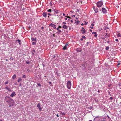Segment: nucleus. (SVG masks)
<instances>
[{
	"label": "nucleus",
	"instance_id": "1",
	"mask_svg": "<svg viewBox=\"0 0 121 121\" xmlns=\"http://www.w3.org/2000/svg\"><path fill=\"white\" fill-rule=\"evenodd\" d=\"M5 99L9 104H11L13 103L14 101L9 97H5Z\"/></svg>",
	"mask_w": 121,
	"mask_h": 121
},
{
	"label": "nucleus",
	"instance_id": "2",
	"mask_svg": "<svg viewBox=\"0 0 121 121\" xmlns=\"http://www.w3.org/2000/svg\"><path fill=\"white\" fill-rule=\"evenodd\" d=\"M71 86V82L70 81H68L67 83V88L69 89H70Z\"/></svg>",
	"mask_w": 121,
	"mask_h": 121
},
{
	"label": "nucleus",
	"instance_id": "3",
	"mask_svg": "<svg viewBox=\"0 0 121 121\" xmlns=\"http://www.w3.org/2000/svg\"><path fill=\"white\" fill-rule=\"evenodd\" d=\"M103 4V2L100 1L97 2L96 4L97 6L99 7H101Z\"/></svg>",
	"mask_w": 121,
	"mask_h": 121
},
{
	"label": "nucleus",
	"instance_id": "4",
	"mask_svg": "<svg viewBox=\"0 0 121 121\" xmlns=\"http://www.w3.org/2000/svg\"><path fill=\"white\" fill-rule=\"evenodd\" d=\"M102 12L104 13H107V10H106L105 9L103 8L102 9Z\"/></svg>",
	"mask_w": 121,
	"mask_h": 121
},
{
	"label": "nucleus",
	"instance_id": "5",
	"mask_svg": "<svg viewBox=\"0 0 121 121\" xmlns=\"http://www.w3.org/2000/svg\"><path fill=\"white\" fill-rule=\"evenodd\" d=\"M49 26L52 27H53L54 29H56V25H55L54 24L52 23L50 24L49 25Z\"/></svg>",
	"mask_w": 121,
	"mask_h": 121
},
{
	"label": "nucleus",
	"instance_id": "6",
	"mask_svg": "<svg viewBox=\"0 0 121 121\" xmlns=\"http://www.w3.org/2000/svg\"><path fill=\"white\" fill-rule=\"evenodd\" d=\"M16 95L15 92H13L12 93L11 95L10 96L11 97H13L15 96Z\"/></svg>",
	"mask_w": 121,
	"mask_h": 121
},
{
	"label": "nucleus",
	"instance_id": "7",
	"mask_svg": "<svg viewBox=\"0 0 121 121\" xmlns=\"http://www.w3.org/2000/svg\"><path fill=\"white\" fill-rule=\"evenodd\" d=\"M82 50L80 48H78L76 49V51L78 52H81L82 51Z\"/></svg>",
	"mask_w": 121,
	"mask_h": 121
},
{
	"label": "nucleus",
	"instance_id": "8",
	"mask_svg": "<svg viewBox=\"0 0 121 121\" xmlns=\"http://www.w3.org/2000/svg\"><path fill=\"white\" fill-rule=\"evenodd\" d=\"M93 9H94V10L95 12V13H97L98 12V9L97 8H95L94 6L93 7Z\"/></svg>",
	"mask_w": 121,
	"mask_h": 121
},
{
	"label": "nucleus",
	"instance_id": "9",
	"mask_svg": "<svg viewBox=\"0 0 121 121\" xmlns=\"http://www.w3.org/2000/svg\"><path fill=\"white\" fill-rule=\"evenodd\" d=\"M43 17H46L47 16V13L46 12H44L43 14Z\"/></svg>",
	"mask_w": 121,
	"mask_h": 121
},
{
	"label": "nucleus",
	"instance_id": "10",
	"mask_svg": "<svg viewBox=\"0 0 121 121\" xmlns=\"http://www.w3.org/2000/svg\"><path fill=\"white\" fill-rule=\"evenodd\" d=\"M62 27L64 29H67L68 28V26L66 25H64L62 26Z\"/></svg>",
	"mask_w": 121,
	"mask_h": 121
},
{
	"label": "nucleus",
	"instance_id": "11",
	"mask_svg": "<svg viewBox=\"0 0 121 121\" xmlns=\"http://www.w3.org/2000/svg\"><path fill=\"white\" fill-rule=\"evenodd\" d=\"M31 40L32 41H36V38H31Z\"/></svg>",
	"mask_w": 121,
	"mask_h": 121
},
{
	"label": "nucleus",
	"instance_id": "12",
	"mask_svg": "<svg viewBox=\"0 0 121 121\" xmlns=\"http://www.w3.org/2000/svg\"><path fill=\"white\" fill-rule=\"evenodd\" d=\"M68 45L67 44H66L65 45L63 48V50H66L67 49V46Z\"/></svg>",
	"mask_w": 121,
	"mask_h": 121
},
{
	"label": "nucleus",
	"instance_id": "13",
	"mask_svg": "<svg viewBox=\"0 0 121 121\" xmlns=\"http://www.w3.org/2000/svg\"><path fill=\"white\" fill-rule=\"evenodd\" d=\"M81 31L82 32V33L84 34L86 32V30L85 29L83 30H81Z\"/></svg>",
	"mask_w": 121,
	"mask_h": 121
},
{
	"label": "nucleus",
	"instance_id": "14",
	"mask_svg": "<svg viewBox=\"0 0 121 121\" xmlns=\"http://www.w3.org/2000/svg\"><path fill=\"white\" fill-rule=\"evenodd\" d=\"M6 89L9 91H12L11 90L10 88H9L8 87H6Z\"/></svg>",
	"mask_w": 121,
	"mask_h": 121
},
{
	"label": "nucleus",
	"instance_id": "15",
	"mask_svg": "<svg viewBox=\"0 0 121 121\" xmlns=\"http://www.w3.org/2000/svg\"><path fill=\"white\" fill-rule=\"evenodd\" d=\"M16 78V75L15 74L12 77V78L13 79H14Z\"/></svg>",
	"mask_w": 121,
	"mask_h": 121
},
{
	"label": "nucleus",
	"instance_id": "16",
	"mask_svg": "<svg viewBox=\"0 0 121 121\" xmlns=\"http://www.w3.org/2000/svg\"><path fill=\"white\" fill-rule=\"evenodd\" d=\"M22 80V79L21 78H20L19 79H18L17 80V82H19Z\"/></svg>",
	"mask_w": 121,
	"mask_h": 121
},
{
	"label": "nucleus",
	"instance_id": "17",
	"mask_svg": "<svg viewBox=\"0 0 121 121\" xmlns=\"http://www.w3.org/2000/svg\"><path fill=\"white\" fill-rule=\"evenodd\" d=\"M37 106V107H38V108H40V104L39 103L38 104Z\"/></svg>",
	"mask_w": 121,
	"mask_h": 121
},
{
	"label": "nucleus",
	"instance_id": "18",
	"mask_svg": "<svg viewBox=\"0 0 121 121\" xmlns=\"http://www.w3.org/2000/svg\"><path fill=\"white\" fill-rule=\"evenodd\" d=\"M17 41L19 43V44L20 45H21V40L19 39H18L17 40Z\"/></svg>",
	"mask_w": 121,
	"mask_h": 121
},
{
	"label": "nucleus",
	"instance_id": "19",
	"mask_svg": "<svg viewBox=\"0 0 121 121\" xmlns=\"http://www.w3.org/2000/svg\"><path fill=\"white\" fill-rule=\"evenodd\" d=\"M54 12L56 13H58V10L56 9H55L54 10Z\"/></svg>",
	"mask_w": 121,
	"mask_h": 121
},
{
	"label": "nucleus",
	"instance_id": "20",
	"mask_svg": "<svg viewBox=\"0 0 121 121\" xmlns=\"http://www.w3.org/2000/svg\"><path fill=\"white\" fill-rule=\"evenodd\" d=\"M121 36V34H120V33L118 34L117 35V36L118 37H120V36Z\"/></svg>",
	"mask_w": 121,
	"mask_h": 121
},
{
	"label": "nucleus",
	"instance_id": "21",
	"mask_svg": "<svg viewBox=\"0 0 121 121\" xmlns=\"http://www.w3.org/2000/svg\"><path fill=\"white\" fill-rule=\"evenodd\" d=\"M32 44L33 45H36V43L35 42H32Z\"/></svg>",
	"mask_w": 121,
	"mask_h": 121
},
{
	"label": "nucleus",
	"instance_id": "22",
	"mask_svg": "<svg viewBox=\"0 0 121 121\" xmlns=\"http://www.w3.org/2000/svg\"><path fill=\"white\" fill-rule=\"evenodd\" d=\"M22 77L23 78H26V76L25 75H23L22 76Z\"/></svg>",
	"mask_w": 121,
	"mask_h": 121
},
{
	"label": "nucleus",
	"instance_id": "23",
	"mask_svg": "<svg viewBox=\"0 0 121 121\" xmlns=\"http://www.w3.org/2000/svg\"><path fill=\"white\" fill-rule=\"evenodd\" d=\"M109 47H108L107 46V47H106L105 49L106 50H108L109 49Z\"/></svg>",
	"mask_w": 121,
	"mask_h": 121
},
{
	"label": "nucleus",
	"instance_id": "24",
	"mask_svg": "<svg viewBox=\"0 0 121 121\" xmlns=\"http://www.w3.org/2000/svg\"><path fill=\"white\" fill-rule=\"evenodd\" d=\"M48 11L49 12H51L52 11V9H49L48 10Z\"/></svg>",
	"mask_w": 121,
	"mask_h": 121
},
{
	"label": "nucleus",
	"instance_id": "25",
	"mask_svg": "<svg viewBox=\"0 0 121 121\" xmlns=\"http://www.w3.org/2000/svg\"><path fill=\"white\" fill-rule=\"evenodd\" d=\"M26 63L27 64H29L30 63V62L28 61H26Z\"/></svg>",
	"mask_w": 121,
	"mask_h": 121
},
{
	"label": "nucleus",
	"instance_id": "26",
	"mask_svg": "<svg viewBox=\"0 0 121 121\" xmlns=\"http://www.w3.org/2000/svg\"><path fill=\"white\" fill-rule=\"evenodd\" d=\"M9 83V82L8 81H7L6 82H5V84H8Z\"/></svg>",
	"mask_w": 121,
	"mask_h": 121
},
{
	"label": "nucleus",
	"instance_id": "27",
	"mask_svg": "<svg viewBox=\"0 0 121 121\" xmlns=\"http://www.w3.org/2000/svg\"><path fill=\"white\" fill-rule=\"evenodd\" d=\"M75 21L77 22H78V18H76V20H75Z\"/></svg>",
	"mask_w": 121,
	"mask_h": 121
},
{
	"label": "nucleus",
	"instance_id": "28",
	"mask_svg": "<svg viewBox=\"0 0 121 121\" xmlns=\"http://www.w3.org/2000/svg\"><path fill=\"white\" fill-rule=\"evenodd\" d=\"M37 85L39 86H41V84L40 83L38 84Z\"/></svg>",
	"mask_w": 121,
	"mask_h": 121
},
{
	"label": "nucleus",
	"instance_id": "29",
	"mask_svg": "<svg viewBox=\"0 0 121 121\" xmlns=\"http://www.w3.org/2000/svg\"><path fill=\"white\" fill-rule=\"evenodd\" d=\"M61 113L62 115H64L65 114V113L64 112H61Z\"/></svg>",
	"mask_w": 121,
	"mask_h": 121
},
{
	"label": "nucleus",
	"instance_id": "30",
	"mask_svg": "<svg viewBox=\"0 0 121 121\" xmlns=\"http://www.w3.org/2000/svg\"><path fill=\"white\" fill-rule=\"evenodd\" d=\"M39 110L40 111H41L42 110V108L41 107L39 108Z\"/></svg>",
	"mask_w": 121,
	"mask_h": 121
},
{
	"label": "nucleus",
	"instance_id": "31",
	"mask_svg": "<svg viewBox=\"0 0 121 121\" xmlns=\"http://www.w3.org/2000/svg\"><path fill=\"white\" fill-rule=\"evenodd\" d=\"M96 33L95 32H93L92 33V34H96Z\"/></svg>",
	"mask_w": 121,
	"mask_h": 121
},
{
	"label": "nucleus",
	"instance_id": "32",
	"mask_svg": "<svg viewBox=\"0 0 121 121\" xmlns=\"http://www.w3.org/2000/svg\"><path fill=\"white\" fill-rule=\"evenodd\" d=\"M86 37L84 36H82V39H85Z\"/></svg>",
	"mask_w": 121,
	"mask_h": 121
},
{
	"label": "nucleus",
	"instance_id": "33",
	"mask_svg": "<svg viewBox=\"0 0 121 121\" xmlns=\"http://www.w3.org/2000/svg\"><path fill=\"white\" fill-rule=\"evenodd\" d=\"M94 36L95 37H96L97 36V35L96 34H95Z\"/></svg>",
	"mask_w": 121,
	"mask_h": 121
},
{
	"label": "nucleus",
	"instance_id": "34",
	"mask_svg": "<svg viewBox=\"0 0 121 121\" xmlns=\"http://www.w3.org/2000/svg\"><path fill=\"white\" fill-rule=\"evenodd\" d=\"M72 27H69V30H71V29Z\"/></svg>",
	"mask_w": 121,
	"mask_h": 121
},
{
	"label": "nucleus",
	"instance_id": "35",
	"mask_svg": "<svg viewBox=\"0 0 121 121\" xmlns=\"http://www.w3.org/2000/svg\"><path fill=\"white\" fill-rule=\"evenodd\" d=\"M115 41H118V39H115Z\"/></svg>",
	"mask_w": 121,
	"mask_h": 121
},
{
	"label": "nucleus",
	"instance_id": "36",
	"mask_svg": "<svg viewBox=\"0 0 121 121\" xmlns=\"http://www.w3.org/2000/svg\"><path fill=\"white\" fill-rule=\"evenodd\" d=\"M94 24H93V23H92V24H91V26H94Z\"/></svg>",
	"mask_w": 121,
	"mask_h": 121
},
{
	"label": "nucleus",
	"instance_id": "37",
	"mask_svg": "<svg viewBox=\"0 0 121 121\" xmlns=\"http://www.w3.org/2000/svg\"><path fill=\"white\" fill-rule=\"evenodd\" d=\"M82 30H85V29H84V27H82Z\"/></svg>",
	"mask_w": 121,
	"mask_h": 121
},
{
	"label": "nucleus",
	"instance_id": "38",
	"mask_svg": "<svg viewBox=\"0 0 121 121\" xmlns=\"http://www.w3.org/2000/svg\"><path fill=\"white\" fill-rule=\"evenodd\" d=\"M110 99H111L112 100L113 99L112 97H110Z\"/></svg>",
	"mask_w": 121,
	"mask_h": 121
},
{
	"label": "nucleus",
	"instance_id": "39",
	"mask_svg": "<svg viewBox=\"0 0 121 121\" xmlns=\"http://www.w3.org/2000/svg\"><path fill=\"white\" fill-rule=\"evenodd\" d=\"M48 15H49V16H50V15H51L50 14V13H48Z\"/></svg>",
	"mask_w": 121,
	"mask_h": 121
},
{
	"label": "nucleus",
	"instance_id": "40",
	"mask_svg": "<svg viewBox=\"0 0 121 121\" xmlns=\"http://www.w3.org/2000/svg\"><path fill=\"white\" fill-rule=\"evenodd\" d=\"M61 27L60 26H58V28H61Z\"/></svg>",
	"mask_w": 121,
	"mask_h": 121
},
{
	"label": "nucleus",
	"instance_id": "41",
	"mask_svg": "<svg viewBox=\"0 0 121 121\" xmlns=\"http://www.w3.org/2000/svg\"><path fill=\"white\" fill-rule=\"evenodd\" d=\"M53 37H55V34H53Z\"/></svg>",
	"mask_w": 121,
	"mask_h": 121
},
{
	"label": "nucleus",
	"instance_id": "42",
	"mask_svg": "<svg viewBox=\"0 0 121 121\" xmlns=\"http://www.w3.org/2000/svg\"><path fill=\"white\" fill-rule=\"evenodd\" d=\"M58 31L59 32H61V30H59Z\"/></svg>",
	"mask_w": 121,
	"mask_h": 121
},
{
	"label": "nucleus",
	"instance_id": "43",
	"mask_svg": "<svg viewBox=\"0 0 121 121\" xmlns=\"http://www.w3.org/2000/svg\"><path fill=\"white\" fill-rule=\"evenodd\" d=\"M90 31H91V32H92V30L91 29H90Z\"/></svg>",
	"mask_w": 121,
	"mask_h": 121
},
{
	"label": "nucleus",
	"instance_id": "44",
	"mask_svg": "<svg viewBox=\"0 0 121 121\" xmlns=\"http://www.w3.org/2000/svg\"><path fill=\"white\" fill-rule=\"evenodd\" d=\"M56 116H57V117H59V116L58 115V114H57L56 115Z\"/></svg>",
	"mask_w": 121,
	"mask_h": 121
},
{
	"label": "nucleus",
	"instance_id": "45",
	"mask_svg": "<svg viewBox=\"0 0 121 121\" xmlns=\"http://www.w3.org/2000/svg\"><path fill=\"white\" fill-rule=\"evenodd\" d=\"M63 23L64 24H66V22H63Z\"/></svg>",
	"mask_w": 121,
	"mask_h": 121
},
{
	"label": "nucleus",
	"instance_id": "46",
	"mask_svg": "<svg viewBox=\"0 0 121 121\" xmlns=\"http://www.w3.org/2000/svg\"><path fill=\"white\" fill-rule=\"evenodd\" d=\"M63 15L64 16H65V14L64 13H63Z\"/></svg>",
	"mask_w": 121,
	"mask_h": 121
},
{
	"label": "nucleus",
	"instance_id": "47",
	"mask_svg": "<svg viewBox=\"0 0 121 121\" xmlns=\"http://www.w3.org/2000/svg\"><path fill=\"white\" fill-rule=\"evenodd\" d=\"M67 17L68 18H69V19L70 18V17L69 16H67Z\"/></svg>",
	"mask_w": 121,
	"mask_h": 121
},
{
	"label": "nucleus",
	"instance_id": "48",
	"mask_svg": "<svg viewBox=\"0 0 121 121\" xmlns=\"http://www.w3.org/2000/svg\"><path fill=\"white\" fill-rule=\"evenodd\" d=\"M43 28H44V27H41V29H43Z\"/></svg>",
	"mask_w": 121,
	"mask_h": 121
},
{
	"label": "nucleus",
	"instance_id": "49",
	"mask_svg": "<svg viewBox=\"0 0 121 121\" xmlns=\"http://www.w3.org/2000/svg\"><path fill=\"white\" fill-rule=\"evenodd\" d=\"M91 28L92 29H93V27L92 26L91 27Z\"/></svg>",
	"mask_w": 121,
	"mask_h": 121
},
{
	"label": "nucleus",
	"instance_id": "50",
	"mask_svg": "<svg viewBox=\"0 0 121 121\" xmlns=\"http://www.w3.org/2000/svg\"><path fill=\"white\" fill-rule=\"evenodd\" d=\"M99 117V116H96L95 118H98V117Z\"/></svg>",
	"mask_w": 121,
	"mask_h": 121
},
{
	"label": "nucleus",
	"instance_id": "51",
	"mask_svg": "<svg viewBox=\"0 0 121 121\" xmlns=\"http://www.w3.org/2000/svg\"><path fill=\"white\" fill-rule=\"evenodd\" d=\"M80 39L82 41L83 40L82 39V38L81 39Z\"/></svg>",
	"mask_w": 121,
	"mask_h": 121
},
{
	"label": "nucleus",
	"instance_id": "52",
	"mask_svg": "<svg viewBox=\"0 0 121 121\" xmlns=\"http://www.w3.org/2000/svg\"><path fill=\"white\" fill-rule=\"evenodd\" d=\"M81 25L82 26H83L84 25V24L83 23H82L81 24Z\"/></svg>",
	"mask_w": 121,
	"mask_h": 121
},
{
	"label": "nucleus",
	"instance_id": "53",
	"mask_svg": "<svg viewBox=\"0 0 121 121\" xmlns=\"http://www.w3.org/2000/svg\"><path fill=\"white\" fill-rule=\"evenodd\" d=\"M107 42L108 43H110V42L109 41H108Z\"/></svg>",
	"mask_w": 121,
	"mask_h": 121
},
{
	"label": "nucleus",
	"instance_id": "54",
	"mask_svg": "<svg viewBox=\"0 0 121 121\" xmlns=\"http://www.w3.org/2000/svg\"><path fill=\"white\" fill-rule=\"evenodd\" d=\"M51 83H51V82H49V84H51Z\"/></svg>",
	"mask_w": 121,
	"mask_h": 121
},
{
	"label": "nucleus",
	"instance_id": "55",
	"mask_svg": "<svg viewBox=\"0 0 121 121\" xmlns=\"http://www.w3.org/2000/svg\"><path fill=\"white\" fill-rule=\"evenodd\" d=\"M98 92H99V93H100V91L99 90H98Z\"/></svg>",
	"mask_w": 121,
	"mask_h": 121
},
{
	"label": "nucleus",
	"instance_id": "56",
	"mask_svg": "<svg viewBox=\"0 0 121 121\" xmlns=\"http://www.w3.org/2000/svg\"><path fill=\"white\" fill-rule=\"evenodd\" d=\"M57 30H59V28H57V29H56Z\"/></svg>",
	"mask_w": 121,
	"mask_h": 121
},
{
	"label": "nucleus",
	"instance_id": "57",
	"mask_svg": "<svg viewBox=\"0 0 121 121\" xmlns=\"http://www.w3.org/2000/svg\"><path fill=\"white\" fill-rule=\"evenodd\" d=\"M107 34H108V33H105V35H107Z\"/></svg>",
	"mask_w": 121,
	"mask_h": 121
},
{
	"label": "nucleus",
	"instance_id": "58",
	"mask_svg": "<svg viewBox=\"0 0 121 121\" xmlns=\"http://www.w3.org/2000/svg\"><path fill=\"white\" fill-rule=\"evenodd\" d=\"M120 64L118 63V64L117 65V66H118V65H119Z\"/></svg>",
	"mask_w": 121,
	"mask_h": 121
},
{
	"label": "nucleus",
	"instance_id": "59",
	"mask_svg": "<svg viewBox=\"0 0 121 121\" xmlns=\"http://www.w3.org/2000/svg\"><path fill=\"white\" fill-rule=\"evenodd\" d=\"M65 19L66 20H67V18H65Z\"/></svg>",
	"mask_w": 121,
	"mask_h": 121
},
{
	"label": "nucleus",
	"instance_id": "60",
	"mask_svg": "<svg viewBox=\"0 0 121 121\" xmlns=\"http://www.w3.org/2000/svg\"><path fill=\"white\" fill-rule=\"evenodd\" d=\"M75 15H73V16L74 17H75Z\"/></svg>",
	"mask_w": 121,
	"mask_h": 121
},
{
	"label": "nucleus",
	"instance_id": "61",
	"mask_svg": "<svg viewBox=\"0 0 121 121\" xmlns=\"http://www.w3.org/2000/svg\"><path fill=\"white\" fill-rule=\"evenodd\" d=\"M6 61H8V59H6Z\"/></svg>",
	"mask_w": 121,
	"mask_h": 121
},
{
	"label": "nucleus",
	"instance_id": "62",
	"mask_svg": "<svg viewBox=\"0 0 121 121\" xmlns=\"http://www.w3.org/2000/svg\"><path fill=\"white\" fill-rule=\"evenodd\" d=\"M33 51L34 52H35V50H33Z\"/></svg>",
	"mask_w": 121,
	"mask_h": 121
},
{
	"label": "nucleus",
	"instance_id": "63",
	"mask_svg": "<svg viewBox=\"0 0 121 121\" xmlns=\"http://www.w3.org/2000/svg\"><path fill=\"white\" fill-rule=\"evenodd\" d=\"M108 118H109V116H108Z\"/></svg>",
	"mask_w": 121,
	"mask_h": 121
},
{
	"label": "nucleus",
	"instance_id": "64",
	"mask_svg": "<svg viewBox=\"0 0 121 121\" xmlns=\"http://www.w3.org/2000/svg\"><path fill=\"white\" fill-rule=\"evenodd\" d=\"M0 121H3L2 120H1Z\"/></svg>",
	"mask_w": 121,
	"mask_h": 121
}]
</instances>
